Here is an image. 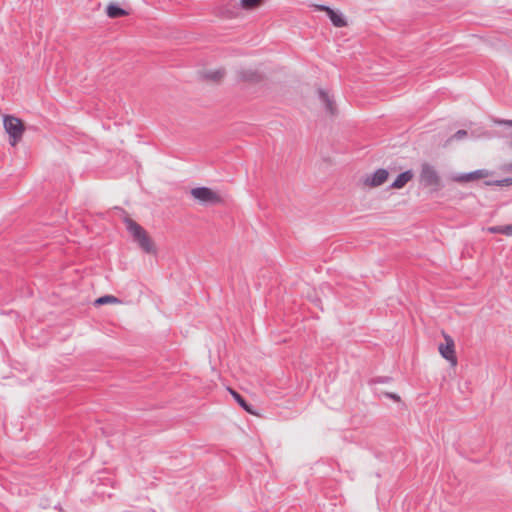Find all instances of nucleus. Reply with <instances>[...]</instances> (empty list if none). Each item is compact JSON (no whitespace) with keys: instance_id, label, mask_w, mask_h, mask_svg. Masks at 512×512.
Wrapping results in <instances>:
<instances>
[{"instance_id":"obj_20","label":"nucleus","mask_w":512,"mask_h":512,"mask_svg":"<svg viewBox=\"0 0 512 512\" xmlns=\"http://www.w3.org/2000/svg\"><path fill=\"white\" fill-rule=\"evenodd\" d=\"M468 135V132L464 129H460L458 131H456L449 139L448 141H459V140H462L463 138H465L466 136Z\"/></svg>"},{"instance_id":"obj_22","label":"nucleus","mask_w":512,"mask_h":512,"mask_svg":"<svg viewBox=\"0 0 512 512\" xmlns=\"http://www.w3.org/2000/svg\"><path fill=\"white\" fill-rule=\"evenodd\" d=\"M496 123L507 127H512V120H498Z\"/></svg>"},{"instance_id":"obj_5","label":"nucleus","mask_w":512,"mask_h":512,"mask_svg":"<svg viewBox=\"0 0 512 512\" xmlns=\"http://www.w3.org/2000/svg\"><path fill=\"white\" fill-rule=\"evenodd\" d=\"M493 172L487 169H477L471 172L459 173L452 175L451 179L458 183H465L477 179H484L492 175Z\"/></svg>"},{"instance_id":"obj_7","label":"nucleus","mask_w":512,"mask_h":512,"mask_svg":"<svg viewBox=\"0 0 512 512\" xmlns=\"http://www.w3.org/2000/svg\"><path fill=\"white\" fill-rule=\"evenodd\" d=\"M317 7L319 11L326 12L328 18L335 27L342 28L347 26V21L342 12L335 10L327 5H318Z\"/></svg>"},{"instance_id":"obj_3","label":"nucleus","mask_w":512,"mask_h":512,"mask_svg":"<svg viewBox=\"0 0 512 512\" xmlns=\"http://www.w3.org/2000/svg\"><path fill=\"white\" fill-rule=\"evenodd\" d=\"M3 125L9 135L10 143L15 145L23 136L25 130L23 122L15 116L5 115Z\"/></svg>"},{"instance_id":"obj_4","label":"nucleus","mask_w":512,"mask_h":512,"mask_svg":"<svg viewBox=\"0 0 512 512\" xmlns=\"http://www.w3.org/2000/svg\"><path fill=\"white\" fill-rule=\"evenodd\" d=\"M419 181L424 187H438L441 179L438 172L432 165L423 163L421 165Z\"/></svg>"},{"instance_id":"obj_10","label":"nucleus","mask_w":512,"mask_h":512,"mask_svg":"<svg viewBox=\"0 0 512 512\" xmlns=\"http://www.w3.org/2000/svg\"><path fill=\"white\" fill-rule=\"evenodd\" d=\"M412 170H406L397 175L396 179L390 184V188L401 189L403 188L412 178Z\"/></svg>"},{"instance_id":"obj_6","label":"nucleus","mask_w":512,"mask_h":512,"mask_svg":"<svg viewBox=\"0 0 512 512\" xmlns=\"http://www.w3.org/2000/svg\"><path fill=\"white\" fill-rule=\"evenodd\" d=\"M439 353L451 365L455 366L457 364L455 344L451 336L445 335V343L439 345Z\"/></svg>"},{"instance_id":"obj_17","label":"nucleus","mask_w":512,"mask_h":512,"mask_svg":"<svg viewBox=\"0 0 512 512\" xmlns=\"http://www.w3.org/2000/svg\"><path fill=\"white\" fill-rule=\"evenodd\" d=\"M393 381V377L391 376H376L368 380L367 384L370 387L375 386L376 384H388Z\"/></svg>"},{"instance_id":"obj_13","label":"nucleus","mask_w":512,"mask_h":512,"mask_svg":"<svg viewBox=\"0 0 512 512\" xmlns=\"http://www.w3.org/2000/svg\"><path fill=\"white\" fill-rule=\"evenodd\" d=\"M318 95L320 101L324 104L326 110L330 112L331 114H334L335 106L334 101L330 98L328 92H326L323 89L318 90Z\"/></svg>"},{"instance_id":"obj_14","label":"nucleus","mask_w":512,"mask_h":512,"mask_svg":"<svg viewBox=\"0 0 512 512\" xmlns=\"http://www.w3.org/2000/svg\"><path fill=\"white\" fill-rule=\"evenodd\" d=\"M225 75L224 69L209 70L203 73V78L213 82H219Z\"/></svg>"},{"instance_id":"obj_2","label":"nucleus","mask_w":512,"mask_h":512,"mask_svg":"<svg viewBox=\"0 0 512 512\" xmlns=\"http://www.w3.org/2000/svg\"><path fill=\"white\" fill-rule=\"evenodd\" d=\"M190 194L203 206L217 205L223 202L219 194L206 186L192 188Z\"/></svg>"},{"instance_id":"obj_8","label":"nucleus","mask_w":512,"mask_h":512,"mask_svg":"<svg viewBox=\"0 0 512 512\" xmlns=\"http://www.w3.org/2000/svg\"><path fill=\"white\" fill-rule=\"evenodd\" d=\"M388 176L389 172L387 169L379 168L366 178L365 184L370 187H378L386 182Z\"/></svg>"},{"instance_id":"obj_19","label":"nucleus","mask_w":512,"mask_h":512,"mask_svg":"<svg viewBox=\"0 0 512 512\" xmlns=\"http://www.w3.org/2000/svg\"><path fill=\"white\" fill-rule=\"evenodd\" d=\"M262 0H240V5L245 10H253L261 4Z\"/></svg>"},{"instance_id":"obj_21","label":"nucleus","mask_w":512,"mask_h":512,"mask_svg":"<svg viewBox=\"0 0 512 512\" xmlns=\"http://www.w3.org/2000/svg\"><path fill=\"white\" fill-rule=\"evenodd\" d=\"M379 396H384L386 398L393 400L394 402L401 401V397L397 393H394V392H381L379 394Z\"/></svg>"},{"instance_id":"obj_16","label":"nucleus","mask_w":512,"mask_h":512,"mask_svg":"<svg viewBox=\"0 0 512 512\" xmlns=\"http://www.w3.org/2000/svg\"><path fill=\"white\" fill-rule=\"evenodd\" d=\"M485 186H511L512 185V177H506L503 179H497V180H485L484 181Z\"/></svg>"},{"instance_id":"obj_1","label":"nucleus","mask_w":512,"mask_h":512,"mask_svg":"<svg viewBox=\"0 0 512 512\" xmlns=\"http://www.w3.org/2000/svg\"><path fill=\"white\" fill-rule=\"evenodd\" d=\"M120 210L123 214H125L123 218V222L126 225L127 231L131 234L133 241L138 244V246L147 254H156V247L146 232V230L138 224L136 221L131 219L125 212L124 209L120 207H115Z\"/></svg>"},{"instance_id":"obj_18","label":"nucleus","mask_w":512,"mask_h":512,"mask_svg":"<svg viewBox=\"0 0 512 512\" xmlns=\"http://www.w3.org/2000/svg\"><path fill=\"white\" fill-rule=\"evenodd\" d=\"M119 300L113 295H103L95 300L96 305H105L109 303H118Z\"/></svg>"},{"instance_id":"obj_9","label":"nucleus","mask_w":512,"mask_h":512,"mask_svg":"<svg viewBox=\"0 0 512 512\" xmlns=\"http://www.w3.org/2000/svg\"><path fill=\"white\" fill-rule=\"evenodd\" d=\"M239 80L249 83H259L263 80L262 74L255 69H240L237 71Z\"/></svg>"},{"instance_id":"obj_24","label":"nucleus","mask_w":512,"mask_h":512,"mask_svg":"<svg viewBox=\"0 0 512 512\" xmlns=\"http://www.w3.org/2000/svg\"><path fill=\"white\" fill-rule=\"evenodd\" d=\"M511 146H512V141H511Z\"/></svg>"},{"instance_id":"obj_11","label":"nucleus","mask_w":512,"mask_h":512,"mask_svg":"<svg viewBox=\"0 0 512 512\" xmlns=\"http://www.w3.org/2000/svg\"><path fill=\"white\" fill-rule=\"evenodd\" d=\"M106 14L109 18L116 19L128 15V12L118 3L111 2L106 7Z\"/></svg>"},{"instance_id":"obj_12","label":"nucleus","mask_w":512,"mask_h":512,"mask_svg":"<svg viewBox=\"0 0 512 512\" xmlns=\"http://www.w3.org/2000/svg\"><path fill=\"white\" fill-rule=\"evenodd\" d=\"M232 397L234 398V400L237 402V404L246 412L250 413V414H254L255 411H254V407L251 403H249L244 396H242L240 393H238L237 391L233 390V389H229Z\"/></svg>"},{"instance_id":"obj_15","label":"nucleus","mask_w":512,"mask_h":512,"mask_svg":"<svg viewBox=\"0 0 512 512\" xmlns=\"http://www.w3.org/2000/svg\"><path fill=\"white\" fill-rule=\"evenodd\" d=\"M487 231L491 234H503L506 236H510V232H512L511 224L508 225H499V226H491L487 228Z\"/></svg>"},{"instance_id":"obj_23","label":"nucleus","mask_w":512,"mask_h":512,"mask_svg":"<svg viewBox=\"0 0 512 512\" xmlns=\"http://www.w3.org/2000/svg\"><path fill=\"white\" fill-rule=\"evenodd\" d=\"M507 169L508 170H512V162L510 164L507 165Z\"/></svg>"}]
</instances>
